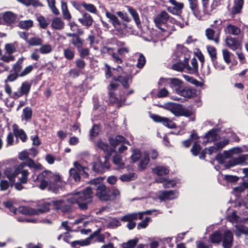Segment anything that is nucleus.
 Returning a JSON list of instances; mask_svg holds the SVG:
<instances>
[{"instance_id":"obj_1","label":"nucleus","mask_w":248,"mask_h":248,"mask_svg":"<svg viewBox=\"0 0 248 248\" xmlns=\"http://www.w3.org/2000/svg\"><path fill=\"white\" fill-rule=\"evenodd\" d=\"M91 186L87 187L82 192L74 193L63 200L54 201L52 203L55 208L63 212L70 211V207L65 204L66 201L70 203H77L80 209L87 210L89 205L91 203L93 198V189H96V195L101 201L110 200V191L102 183V180L97 178L91 181Z\"/></svg>"},{"instance_id":"obj_2","label":"nucleus","mask_w":248,"mask_h":248,"mask_svg":"<svg viewBox=\"0 0 248 248\" xmlns=\"http://www.w3.org/2000/svg\"><path fill=\"white\" fill-rule=\"evenodd\" d=\"M34 181L40 183L39 186L40 189L43 190L47 188L56 193L64 185L59 174L53 173L49 170L44 171L39 174Z\"/></svg>"},{"instance_id":"obj_3","label":"nucleus","mask_w":248,"mask_h":248,"mask_svg":"<svg viewBox=\"0 0 248 248\" xmlns=\"http://www.w3.org/2000/svg\"><path fill=\"white\" fill-rule=\"evenodd\" d=\"M154 22L155 26L162 32H166L168 35L170 34L171 31L174 30L173 25L175 24L181 28L183 27V25L170 16L165 11H163L155 16Z\"/></svg>"},{"instance_id":"obj_4","label":"nucleus","mask_w":248,"mask_h":248,"mask_svg":"<svg viewBox=\"0 0 248 248\" xmlns=\"http://www.w3.org/2000/svg\"><path fill=\"white\" fill-rule=\"evenodd\" d=\"M69 236V235L67 233L64 234H62L59 235L58 239L61 240V239H63L65 242L70 243L71 246L75 248H76L78 245L80 246H88L91 244L92 239H94L95 242H104L105 240V236L103 234L100 233L99 230L94 232L90 237L84 240H77L70 242L68 240Z\"/></svg>"},{"instance_id":"obj_5","label":"nucleus","mask_w":248,"mask_h":248,"mask_svg":"<svg viewBox=\"0 0 248 248\" xmlns=\"http://www.w3.org/2000/svg\"><path fill=\"white\" fill-rule=\"evenodd\" d=\"M162 108L170 111L175 116H184L188 117L192 114V112L182 105L172 103L168 102L161 106Z\"/></svg>"},{"instance_id":"obj_6","label":"nucleus","mask_w":248,"mask_h":248,"mask_svg":"<svg viewBox=\"0 0 248 248\" xmlns=\"http://www.w3.org/2000/svg\"><path fill=\"white\" fill-rule=\"evenodd\" d=\"M108 158V156L103 157V160L100 157L98 158L93 165V170L95 172L102 173L108 169L109 166Z\"/></svg>"},{"instance_id":"obj_7","label":"nucleus","mask_w":248,"mask_h":248,"mask_svg":"<svg viewBox=\"0 0 248 248\" xmlns=\"http://www.w3.org/2000/svg\"><path fill=\"white\" fill-rule=\"evenodd\" d=\"M243 152L242 149L240 147H235L229 151H224L223 155L218 154L216 156V159L220 163L224 162L225 158L232 157L233 155L238 154Z\"/></svg>"},{"instance_id":"obj_8","label":"nucleus","mask_w":248,"mask_h":248,"mask_svg":"<svg viewBox=\"0 0 248 248\" xmlns=\"http://www.w3.org/2000/svg\"><path fill=\"white\" fill-rule=\"evenodd\" d=\"M226 46L232 51L240 49L241 48V42L236 37L232 36L227 37L225 39Z\"/></svg>"},{"instance_id":"obj_9","label":"nucleus","mask_w":248,"mask_h":248,"mask_svg":"<svg viewBox=\"0 0 248 248\" xmlns=\"http://www.w3.org/2000/svg\"><path fill=\"white\" fill-rule=\"evenodd\" d=\"M179 192L177 190L161 191L158 193V198L160 201L171 200L177 198Z\"/></svg>"},{"instance_id":"obj_10","label":"nucleus","mask_w":248,"mask_h":248,"mask_svg":"<svg viewBox=\"0 0 248 248\" xmlns=\"http://www.w3.org/2000/svg\"><path fill=\"white\" fill-rule=\"evenodd\" d=\"M49 204L47 203L46 205L45 209H37V210L27 207H20L18 209V212L21 213V214L27 215H38L40 213L45 212L47 211L49 209Z\"/></svg>"},{"instance_id":"obj_11","label":"nucleus","mask_w":248,"mask_h":248,"mask_svg":"<svg viewBox=\"0 0 248 248\" xmlns=\"http://www.w3.org/2000/svg\"><path fill=\"white\" fill-rule=\"evenodd\" d=\"M237 165H248V155H243L237 157L232 158L226 166L227 168H230Z\"/></svg>"},{"instance_id":"obj_12","label":"nucleus","mask_w":248,"mask_h":248,"mask_svg":"<svg viewBox=\"0 0 248 248\" xmlns=\"http://www.w3.org/2000/svg\"><path fill=\"white\" fill-rule=\"evenodd\" d=\"M24 164H20L16 166L17 175L19 174L21 176L19 177V180L22 184H26L28 181V177L29 174L27 170L24 169Z\"/></svg>"},{"instance_id":"obj_13","label":"nucleus","mask_w":248,"mask_h":248,"mask_svg":"<svg viewBox=\"0 0 248 248\" xmlns=\"http://www.w3.org/2000/svg\"><path fill=\"white\" fill-rule=\"evenodd\" d=\"M151 117L155 122L162 123L165 126L169 128H173L176 127L175 124L167 118L155 114L152 115Z\"/></svg>"},{"instance_id":"obj_14","label":"nucleus","mask_w":248,"mask_h":248,"mask_svg":"<svg viewBox=\"0 0 248 248\" xmlns=\"http://www.w3.org/2000/svg\"><path fill=\"white\" fill-rule=\"evenodd\" d=\"M30 88L31 84L27 81L24 82L20 88L14 93V96L16 98H18L24 94L27 95L29 93Z\"/></svg>"},{"instance_id":"obj_15","label":"nucleus","mask_w":248,"mask_h":248,"mask_svg":"<svg viewBox=\"0 0 248 248\" xmlns=\"http://www.w3.org/2000/svg\"><path fill=\"white\" fill-rule=\"evenodd\" d=\"M155 181L157 183L163 184V186L164 188L174 187L177 183V181L175 179L169 180L162 177L156 178Z\"/></svg>"},{"instance_id":"obj_16","label":"nucleus","mask_w":248,"mask_h":248,"mask_svg":"<svg viewBox=\"0 0 248 248\" xmlns=\"http://www.w3.org/2000/svg\"><path fill=\"white\" fill-rule=\"evenodd\" d=\"M109 143L113 148H115L118 145L121 143H125L129 145H130L129 142L126 140L124 137L121 135H117L115 137L110 138L109 139Z\"/></svg>"},{"instance_id":"obj_17","label":"nucleus","mask_w":248,"mask_h":248,"mask_svg":"<svg viewBox=\"0 0 248 248\" xmlns=\"http://www.w3.org/2000/svg\"><path fill=\"white\" fill-rule=\"evenodd\" d=\"M169 1L173 6L169 7L168 10L173 14H178L184 7V4L182 2H177L175 0H169Z\"/></svg>"},{"instance_id":"obj_18","label":"nucleus","mask_w":248,"mask_h":248,"mask_svg":"<svg viewBox=\"0 0 248 248\" xmlns=\"http://www.w3.org/2000/svg\"><path fill=\"white\" fill-rule=\"evenodd\" d=\"M186 70L189 74H196L198 71V65L196 58H192L190 61V65L188 64L186 60Z\"/></svg>"},{"instance_id":"obj_19","label":"nucleus","mask_w":248,"mask_h":248,"mask_svg":"<svg viewBox=\"0 0 248 248\" xmlns=\"http://www.w3.org/2000/svg\"><path fill=\"white\" fill-rule=\"evenodd\" d=\"M152 171L153 174L158 176H163L170 172L169 168L164 166H157L152 168Z\"/></svg>"},{"instance_id":"obj_20","label":"nucleus","mask_w":248,"mask_h":248,"mask_svg":"<svg viewBox=\"0 0 248 248\" xmlns=\"http://www.w3.org/2000/svg\"><path fill=\"white\" fill-rule=\"evenodd\" d=\"M233 235L230 231L224 232L223 238V246L224 248H230L232 244Z\"/></svg>"},{"instance_id":"obj_21","label":"nucleus","mask_w":248,"mask_h":248,"mask_svg":"<svg viewBox=\"0 0 248 248\" xmlns=\"http://www.w3.org/2000/svg\"><path fill=\"white\" fill-rule=\"evenodd\" d=\"M227 219L228 221L232 223H245L248 220V217H240L237 216L235 212L233 211L231 215H228L227 217Z\"/></svg>"},{"instance_id":"obj_22","label":"nucleus","mask_w":248,"mask_h":248,"mask_svg":"<svg viewBox=\"0 0 248 248\" xmlns=\"http://www.w3.org/2000/svg\"><path fill=\"white\" fill-rule=\"evenodd\" d=\"M138 218L142 219V214L141 213H134L131 214H127L123 216L121 220L124 222H133L137 220Z\"/></svg>"},{"instance_id":"obj_23","label":"nucleus","mask_w":248,"mask_h":248,"mask_svg":"<svg viewBox=\"0 0 248 248\" xmlns=\"http://www.w3.org/2000/svg\"><path fill=\"white\" fill-rule=\"evenodd\" d=\"M244 0H234L233 5L232 8L231 14L233 16L240 14L242 11Z\"/></svg>"},{"instance_id":"obj_24","label":"nucleus","mask_w":248,"mask_h":248,"mask_svg":"<svg viewBox=\"0 0 248 248\" xmlns=\"http://www.w3.org/2000/svg\"><path fill=\"white\" fill-rule=\"evenodd\" d=\"M21 164H24V167L27 166L34 170H41L43 169L42 166L40 163L35 162L31 158L28 159L26 161L22 162Z\"/></svg>"},{"instance_id":"obj_25","label":"nucleus","mask_w":248,"mask_h":248,"mask_svg":"<svg viewBox=\"0 0 248 248\" xmlns=\"http://www.w3.org/2000/svg\"><path fill=\"white\" fill-rule=\"evenodd\" d=\"M21 164H24V167L27 166L34 170H41L43 169L42 166L40 163L35 162L31 158L28 159L26 161L22 162Z\"/></svg>"},{"instance_id":"obj_26","label":"nucleus","mask_w":248,"mask_h":248,"mask_svg":"<svg viewBox=\"0 0 248 248\" xmlns=\"http://www.w3.org/2000/svg\"><path fill=\"white\" fill-rule=\"evenodd\" d=\"M225 31L227 33L234 36H239L242 33L240 28L231 24L227 26Z\"/></svg>"},{"instance_id":"obj_27","label":"nucleus","mask_w":248,"mask_h":248,"mask_svg":"<svg viewBox=\"0 0 248 248\" xmlns=\"http://www.w3.org/2000/svg\"><path fill=\"white\" fill-rule=\"evenodd\" d=\"M175 93L181 96H183L185 98H190L193 95V92L192 90L188 88H184L181 89H177L175 90Z\"/></svg>"},{"instance_id":"obj_28","label":"nucleus","mask_w":248,"mask_h":248,"mask_svg":"<svg viewBox=\"0 0 248 248\" xmlns=\"http://www.w3.org/2000/svg\"><path fill=\"white\" fill-rule=\"evenodd\" d=\"M78 20L84 26L90 27L92 25L93 19L88 13H84L81 17L79 18Z\"/></svg>"},{"instance_id":"obj_29","label":"nucleus","mask_w":248,"mask_h":248,"mask_svg":"<svg viewBox=\"0 0 248 248\" xmlns=\"http://www.w3.org/2000/svg\"><path fill=\"white\" fill-rule=\"evenodd\" d=\"M64 22L60 17H55L52 20L51 26L53 29L61 30L64 28Z\"/></svg>"},{"instance_id":"obj_30","label":"nucleus","mask_w":248,"mask_h":248,"mask_svg":"<svg viewBox=\"0 0 248 248\" xmlns=\"http://www.w3.org/2000/svg\"><path fill=\"white\" fill-rule=\"evenodd\" d=\"M13 131L15 136L17 138L20 139L23 142L26 140L27 136L26 133L22 129H19L17 125H13Z\"/></svg>"},{"instance_id":"obj_31","label":"nucleus","mask_w":248,"mask_h":248,"mask_svg":"<svg viewBox=\"0 0 248 248\" xmlns=\"http://www.w3.org/2000/svg\"><path fill=\"white\" fill-rule=\"evenodd\" d=\"M97 146L98 148L103 151L104 152L107 153V155L106 156H108V158L109 157L112 149L107 143L101 140H100L97 142Z\"/></svg>"},{"instance_id":"obj_32","label":"nucleus","mask_w":248,"mask_h":248,"mask_svg":"<svg viewBox=\"0 0 248 248\" xmlns=\"http://www.w3.org/2000/svg\"><path fill=\"white\" fill-rule=\"evenodd\" d=\"M5 174L11 182H14V179L17 176L16 166L14 169L6 168L5 170Z\"/></svg>"},{"instance_id":"obj_33","label":"nucleus","mask_w":248,"mask_h":248,"mask_svg":"<svg viewBox=\"0 0 248 248\" xmlns=\"http://www.w3.org/2000/svg\"><path fill=\"white\" fill-rule=\"evenodd\" d=\"M3 18L4 21L8 24H11L14 23L16 19V16L14 13L7 12L4 14Z\"/></svg>"},{"instance_id":"obj_34","label":"nucleus","mask_w":248,"mask_h":248,"mask_svg":"<svg viewBox=\"0 0 248 248\" xmlns=\"http://www.w3.org/2000/svg\"><path fill=\"white\" fill-rule=\"evenodd\" d=\"M106 16L109 19V21L112 24L113 26L116 28H118L120 25V22L118 17L108 11L106 12Z\"/></svg>"},{"instance_id":"obj_35","label":"nucleus","mask_w":248,"mask_h":248,"mask_svg":"<svg viewBox=\"0 0 248 248\" xmlns=\"http://www.w3.org/2000/svg\"><path fill=\"white\" fill-rule=\"evenodd\" d=\"M131 75L126 74L125 76H119L117 80L121 83L124 88H127L129 87V81L131 80Z\"/></svg>"},{"instance_id":"obj_36","label":"nucleus","mask_w":248,"mask_h":248,"mask_svg":"<svg viewBox=\"0 0 248 248\" xmlns=\"http://www.w3.org/2000/svg\"><path fill=\"white\" fill-rule=\"evenodd\" d=\"M217 138V135L215 130H211L205 136L204 139L206 140L203 141V144H206L207 142H211L216 140Z\"/></svg>"},{"instance_id":"obj_37","label":"nucleus","mask_w":248,"mask_h":248,"mask_svg":"<svg viewBox=\"0 0 248 248\" xmlns=\"http://www.w3.org/2000/svg\"><path fill=\"white\" fill-rule=\"evenodd\" d=\"M170 87L172 89H181L183 84V81L177 78H170Z\"/></svg>"},{"instance_id":"obj_38","label":"nucleus","mask_w":248,"mask_h":248,"mask_svg":"<svg viewBox=\"0 0 248 248\" xmlns=\"http://www.w3.org/2000/svg\"><path fill=\"white\" fill-rule=\"evenodd\" d=\"M141 158V161L139 164V168L140 170H144L146 168L149 163V155L147 153L145 152Z\"/></svg>"},{"instance_id":"obj_39","label":"nucleus","mask_w":248,"mask_h":248,"mask_svg":"<svg viewBox=\"0 0 248 248\" xmlns=\"http://www.w3.org/2000/svg\"><path fill=\"white\" fill-rule=\"evenodd\" d=\"M128 11L130 14L131 16H132L133 19L134 20L136 24L137 25H139L140 23V19L139 16L137 13V11L133 9L132 7L127 6H126Z\"/></svg>"},{"instance_id":"obj_40","label":"nucleus","mask_w":248,"mask_h":248,"mask_svg":"<svg viewBox=\"0 0 248 248\" xmlns=\"http://www.w3.org/2000/svg\"><path fill=\"white\" fill-rule=\"evenodd\" d=\"M74 166L76 171L77 170L78 172L84 174L85 176H88V174L86 172V170H88L87 167L82 166L78 161L74 162Z\"/></svg>"},{"instance_id":"obj_41","label":"nucleus","mask_w":248,"mask_h":248,"mask_svg":"<svg viewBox=\"0 0 248 248\" xmlns=\"http://www.w3.org/2000/svg\"><path fill=\"white\" fill-rule=\"evenodd\" d=\"M61 7L62 14L63 18L65 19L69 20L71 18V16L68 10L67 5L66 3L64 1H62Z\"/></svg>"},{"instance_id":"obj_42","label":"nucleus","mask_w":248,"mask_h":248,"mask_svg":"<svg viewBox=\"0 0 248 248\" xmlns=\"http://www.w3.org/2000/svg\"><path fill=\"white\" fill-rule=\"evenodd\" d=\"M235 227L236 228L235 234L237 236H239L242 234H248V228L238 224H236Z\"/></svg>"},{"instance_id":"obj_43","label":"nucleus","mask_w":248,"mask_h":248,"mask_svg":"<svg viewBox=\"0 0 248 248\" xmlns=\"http://www.w3.org/2000/svg\"><path fill=\"white\" fill-rule=\"evenodd\" d=\"M113 162L118 169L123 168L124 167V163L123 162L121 156L119 155H116L114 156Z\"/></svg>"},{"instance_id":"obj_44","label":"nucleus","mask_w":248,"mask_h":248,"mask_svg":"<svg viewBox=\"0 0 248 248\" xmlns=\"http://www.w3.org/2000/svg\"><path fill=\"white\" fill-rule=\"evenodd\" d=\"M33 22L31 20H27L20 21L18 23V27L22 29L28 30L32 27Z\"/></svg>"},{"instance_id":"obj_45","label":"nucleus","mask_w":248,"mask_h":248,"mask_svg":"<svg viewBox=\"0 0 248 248\" xmlns=\"http://www.w3.org/2000/svg\"><path fill=\"white\" fill-rule=\"evenodd\" d=\"M136 175L134 173H130L129 174H124L120 177V179L122 182H129L135 179Z\"/></svg>"},{"instance_id":"obj_46","label":"nucleus","mask_w":248,"mask_h":248,"mask_svg":"<svg viewBox=\"0 0 248 248\" xmlns=\"http://www.w3.org/2000/svg\"><path fill=\"white\" fill-rule=\"evenodd\" d=\"M138 238H134L123 243L122 246L123 248H133L138 243Z\"/></svg>"},{"instance_id":"obj_47","label":"nucleus","mask_w":248,"mask_h":248,"mask_svg":"<svg viewBox=\"0 0 248 248\" xmlns=\"http://www.w3.org/2000/svg\"><path fill=\"white\" fill-rule=\"evenodd\" d=\"M27 42L30 46H36L41 45L43 41L40 38L34 37L28 40Z\"/></svg>"},{"instance_id":"obj_48","label":"nucleus","mask_w":248,"mask_h":248,"mask_svg":"<svg viewBox=\"0 0 248 248\" xmlns=\"http://www.w3.org/2000/svg\"><path fill=\"white\" fill-rule=\"evenodd\" d=\"M72 44L76 47L78 49L82 47L83 45V41L80 38V37L78 36H75V37L73 38L72 40Z\"/></svg>"},{"instance_id":"obj_49","label":"nucleus","mask_w":248,"mask_h":248,"mask_svg":"<svg viewBox=\"0 0 248 248\" xmlns=\"http://www.w3.org/2000/svg\"><path fill=\"white\" fill-rule=\"evenodd\" d=\"M189 7L192 10L193 14L194 16L200 19L201 18V16L200 13V11L198 8V4L197 3H194L189 4Z\"/></svg>"},{"instance_id":"obj_50","label":"nucleus","mask_w":248,"mask_h":248,"mask_svg":"<svg viewBox=\"0 0 248 248\" xmlns=\"http://www.w3.org/2000/svg\"><path fill=\"white\" fill-rule=\"evenodd\" d=\"M186 60L184 62H179L174 64L172 65V69L175 71L181 72L184 70H186Z\"/></svg>"},{"instance_id":"obj_51","label":"nucleus","mask_w":248,"mask_h":248,"mask_svg":"<svg viewBox=\"0 0 248 248\" xmlns=\"http://www.w3.org/2000/svg\"><path fill=\"white\" fill-rule=\"evenodd\" d=\"M38 50L41 53L46 54L50 53L52 51V47L49 44H45L42 45L41 47L38 48Z\"/></svg>"},{"instance_id":"obj_52","label":"nucleus","mask_w":248,"mask_h":248,"mask_svg":"<svg viewBox=\"0 0 248 248\" xmlns=\"http://www.w3.org/2000/svg\"><path fill=\"white\" fill-rule=\"evenodd\" d=\"M207 51L211 58L212 62L217 59V52L215 47L212 46H207Z\"/></svg>"},{"instance_id":"obj_53","label":"nucleus","mask_w":248,"mask_h":248,"mask_svg":"<svg viewBox=\"0 0 248 248\" xmlns=\"http://www.w3.org/2000/svg\"><path fill=\"white\" fill-rule=\"evenodd\" d=\"M214 34H215V31L211 29H206V35L207 37V38L209 40H214V41L217 43V44L218 43V41H219V38L217 37V38H214Z\"/></svg>"},{"instance_id":"obj_54","label":"nucleus","mask_w":248,"mask_h":248,"mask_svg":"<svg viewBox=\"0 0 248 248\" xmlns=\"http://www.w3.org/2000/svg\"><path fill=\"white\" fill-rule=\"evenodd\" d=\"M24 58L19 59L16 63L13 66V68L15 73L19 74L22 68V63L23 61Z\"/></svg>"},{"instance_id":"obj_55","label":"nucleus","mask_w":248,"mask_h":248,"mask_svg":"<svg viewBox=\"0 0 248 248\" xmlns=\"http://www.w3.org/2000/svg\"><path fill=\"white\" fill-rule=\"evenodd\" d=\"M37 21L41 28L45 29L48 26L49 22L43 16H39L37 17Z\"/></svg>"},{"instance_id":"obj_56","label":"nucleus","mask_w":248,"mask_h":248,"mask_svg":"<svg viewBox=\"0 0 248 248\" xmlns=\"http://www.w3.org/2000/svg\"><path fill=\"white\" fill-rule=\"evenodd\" d=\"M81 5L88 11L92 13H95L96 12V9L95 7L92 4L82 3Z\"/></svg>"},{"instance_id":"obj_57","label":"nucleus","mask_w":248,"mask_h":248,"mask_svg":"<svg viewBox=\"0 0 248 248\" xmlns=\"http://www.w3.org/2000/svg\"><path fill=\"white\" fill-rule=\"evenodd\" d=\"M32 116V111L29 107H26L23 110V117L26 120L30 119Z\"/></svg>"},{"instance_id":"obj_58","label":"nucleus","mask_w":248,"mask_h":248,"mask_svg":"<svg viewBox=\"0 0 248 248\" xmlns=\"http://www.w3.org/2000/svg\"><path fill=\"white\" fill-rule=\"evenodd\" d=\"M229 140L228 139H223L218 142H216L215 144L216 146V148L218 150H221L226 145L228 144Z\"/></svg>"},{"instance_id":"obj_59","label":"nucleus","mask_w":248,"mask_h":248,"mask_svg":"<svg viewBox=\"0 0 248 248\" xmlns=\"http://www.w3.org/2000/svg\"><path fill=\"white\" fill-rule=\"evenodd\" d=\"M64 57L68 60H72L75 56L74 52L69 48L65 49L63 51Z\"/></svg>"},{"instance_id":"obj_60","label":"nucleus","mask_w":248,"mask_h":248,"mask_svg":"<svg viewBox=\"0 0 248 248\" xmlns=\"http://www.w3.org/2000/svg\"><path fill=\"white\" fill-rule=\"evenodd\" d=\"M231 53L226 49L222 50V55L223 60L227 64L231 62Z\"/></svg>"},{"instance_id":"obj_61","label":"nucleus","mask_w":248,"mask_h":248,"mask_svg":"<svg viewBox=\"0 0 248 248\" xmlns=\"http://www.w3.org/2000/svg\"><path fill=\"white\" fill-rule=\"evenodd\" d=\"M142 155H141L140 152L137 149H134L132 151V154L131 156V158L133 162H135L137 161Z\"/></svg>"},{"instance_id":"obj_62","label":"nucleus","mask_w":248,"mask_h":248,"mask_svg":"<svg viewBox=\"0 0 248 248\" xmlns=\"http://www.w3.org/2000/svg\"><path fill=\"white\" fill-rule=\"evenodd\" d=\"M151 221V218L149 217H146L144 220L138 223L137 226L138 229H145L147 227L149 222Z\"/></svg>"},{"instance_id":"obj_63","label":"nucleus","mask_w":248,"mask_h":248,"mask_svg":"<svg viewBox=\"0 0 248 248\" xmlns=\"http://www.w3.org/2000/svg\"><path fill=\"white\" fill-rule=\"evenodd\" d=\"M79 173L76 171V170L72 168L69 170V174L71 177H72L75 181H79L80 179V177L79 176Z\"/></svg>"},{"instance_id":"obj_64","label":"nucleus","mask_w":248,"mask_h":248,"mask_svg":"<svg viewBox=\"0 0 248 248\" xmlns=\"http://www.w3.org/2000/svg\"><path fill=\"white\" fill-rule=\"evenodd\" d=\"M210 240L213 243H218L221 240L220 234L217 232L210 236Z\"/></svg>"}]
</instances>
